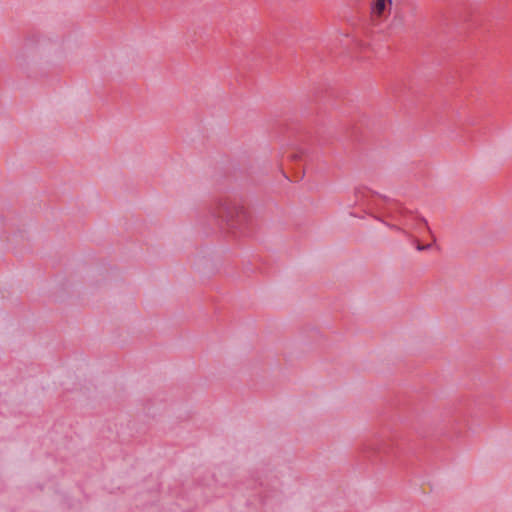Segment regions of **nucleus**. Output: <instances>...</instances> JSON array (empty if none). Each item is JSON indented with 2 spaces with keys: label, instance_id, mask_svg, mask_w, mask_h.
<instances>
[{
  "label": "nucleus",
  "instance_id": "obj_1",
  "mask_svg": "<svg viewBox=\"0 0 512 512\" xmlns=\"http://www.w3.org/2000/svg\"><path fill=\"white\" fill-rule=\"evenodd\" d=\"M393 6V0H371L370 1V18L371 21L378 25L387 19Z\"/></svg>",
  "mask_w": 512,
  "mask_h": 512
},
{
  "label": "nucleus",
  "instance_id": "obj_4",
  "mask_svg": "<svg viewBox=\"0 0 512 512\" xmlns=\"http://www.w3.org/2000/svg\"><path fill=\"white\" fill-rule=\"evenodd\" d=\"M222 217L226 220V221H230L232 217H230L229 215H222Z\"/></svg>",
  "mask_w": 512,
  "mask_h": 512
},
{
  "label": "nucleus",
  "instance_id": "obj_2",
  "mask_svg": "<svg viewBox=\"0 0 512 512\" xmlns=\"http://www.w3.org/2000/svg\"><path fill=\"white\" fill-rule=\"evenodd\" d=\"M430 247H431V245H430V244L422 245V244H419V243H418V244L416 245V249H417L418 251H424V250L429 249Z\"/></svg>",
  "mask_w": 512,
  "mask_h": 512
},
{
  "label": "nucleus",
  "instance_id": "obj_3",
  "mask_svg": "<svg viewBox=\"0 0 512 512\" xmlns=\"http://www.w3.org/2000/svg\"><path fill=\"white\" fill-rule=\"evenodd\" d=\"M395 21H396V18H394L393 21L390 23V25H389L390 29H393L395 27Z\"/></svg>",
  "mask_w": 512,
  "mask_h": 512
}]
</instances>
